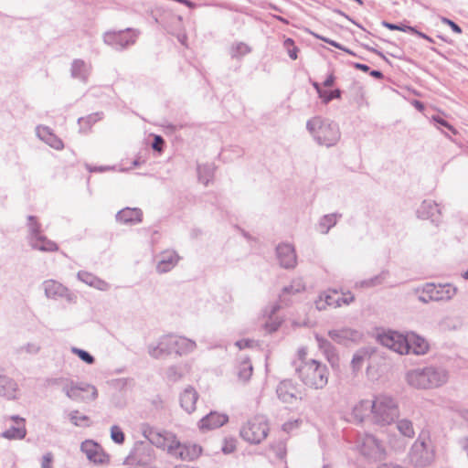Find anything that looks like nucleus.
Instances as JSON below:
<instances>
[{"label":"nucleus","instance_id":"obj_50","mask_svg":"<svg viewBox=\"0 0 468 468\" xmlns=\"http://www.w3.org/2000/svg\"><path fill=\"white\" fill-rule=\"evenodd\" d=\"M283 45L287 49L289 57L293 60L296 59L298 48L295 47L293 40L292 38H287L285 39Z\"/></svg>","mask_w":468,"mask_h":468},{"label":"nucleus","instance_id":"obj_17","mask_svg":"<svg viewBox=\"0 0 468 468\" xmlns=\"http://www.w3.org/2000/svg\"><path fill=\"white\" fill-rule=\"evenodd\" d=\"M276 393L278 398L284 403H292L299 399L298 388L290 379L281 381L276 388Z\"/></svg>","mask_w":468,"mask_h":468},{"label":"nucleus","instance_id":"obj_57","mask_svg":"<svg viewBox=\"0 0 468 468\" xmlns=\"http://www.w3.org/2000/svg\"><path fill=\"white\" fill-rule=\"evenodd\" d=\"M433 121L436 122L437 123L446 127L452 133H456L455 129L448 122H446L444 119H442L441 117H440V116H433Z\"/></svg>","mask_w":468,"mask_h":468},{"label":"nucleus","instance_id":"obj_36","mask_svg":"<svg viewBox=\"0 0 468 468\" xmlns=\"http://www.w3.org/2000/svg\"><path fill=\"white\" fill-rule=\"evenodd\" d=\"M103 112H98L95 113H91L87 117L79 118L78 122L80 125L81 130H89L92 124L102 119Z\"/></svg>","mask_w":468,"mask_h":468},{"label":"nucleus","instance_id":"obj_38","mask_svg":"<svg viewBox=\"0 0 468 468\" xmlns=\"http://www.w3.org/2000/svg\"><path fill=\"white\" fill-rule=\"evenodd\" d=\"M308 289L302 277L293 279L289 287H284L282 292H303Z\"/></svg>","mask_w":468,"mask_h":468},{"label":"nucleus","instance_id":"obj_40","mask_svg":"<svg viewBox=\"0 0 468 468\" xmlns=\"http://www.w3.org/2000/svg\"><path fill=\"white\" fill-rule=\"evenodd\" d=\"M251 51V48L243 42H238L231 47L230 55L232 58H240Z\"/></svg>","mask_w":468,"mask_h":468},{"label":"nucleus","instance_id":"obj_31","mask_svg":"<svg viewBox=\"0 0 468 468\" xmlns=\"http://www.w3.org/2000/svg\"><path fill=\"white\" fill-rule=\"evenodd\" d=\"M371 350L367 347L359 348L353 356V358L351 360V367L353 372L356 373L358 372L365 361L368 360L371 356Z\"/></svg>","mask_w":468,"mask_h":468},{"label":"nucleus","instance_id":"obj_46","mask_svg":"<svg viewBox=\"0 0 468 468\" xmlns=\"http://www.w3.org/2000/svg\"><path fill=\"white\" fill-rule=\"evenodd\" d=\"M71 351L73 354L77 355L82 361L89 365L93 364L95 361V358L86 350L80 349L78 347H72Z\"/></svg>","mask_w":468,"mask_h":468},{"label":"nucleus","instance_id":"obj_52","mask_svg":"<svg viewBox=\"0 0 468 468\" xmlns=\"http://www.w3.org/2000/svg\"><path fill=\"white\" fill-rule=\"evenodd\" d=\"M385 275V273H382L380 276H376L370 280H367V281H363L361 282V284H360V287L359 288H362V289H368L370 288L371 286L375 285V284H378L381 282V281L383 280V276Z\"/></svg>","mask_w":468,"mask_h":468},{"label":"nucleus","instance_id":"obj_64","mask_svg":"<svg viewBox=\"0 0 468 468\" xmlns=\"http://www.w3.org/2000/svg\"><path fill=\"white\" fill-rule=\"evenodd\" d=\"M87 168L90 172H103V171H106L109 169V167H106V166H90V165H87Z\"/></svg>","mask_w":468,"mask_h":468},{"label":"nucleus","instance_id":"obj_24","mask_svg":"<svg viewBox=\"0 0 468 468\" xmlns=\"http://www.w3.org/2000/svg\"><path fill=\"white\" fill-rule=\"evenodd\" d=\"M143 212L140 208L125 207L116 214V220L122 223H139L142 221Z\"/></svg>","mask_w":468,"mask_h":468},{"label":"nucleus","instance_id":"obj_10","mask_svg":"<svg viewBox=\"0 0 468 468\" xmlns=\"http://www.w3.org/2000/svg\"><path fill=\"white\" fill-rule=\"evenodd\" d=\"M408 334L388 330L378 335V342L388 349L400 354H409Z\"/></svg>","mask_w":468,"mask_h":468},{"label":"nucleus","instance_id":"obj_35","mask_svg":"<svg viewBox=\"0 0 468 468\" xmlns=\"http://www.w3.org/2000/svg\"><path fill=\"white\" fill-rule=\"evenodd\" d=\"M397 429L405 437L413 438L415 435L413 424L410 420L402 419L398 420Z\"/></svg>","mask_w":468,"mask_h":468},{"label":"nucleus","instance_id":"obj_25","mask_svg":"<svg viewBox=\"0 0 468 468\" xmlns=\"http://www.w3.org/2000/svg\"><path fill=\"white\" fill-rule=\"evenodd\" d=\"M457 287L452 283L426 282L421 287L414 289V292H456Z\"/></svg>","mask_w":468,"mask_h":468},{"label":"nucleus","instance_id":"obj_37","mask_svg":"<svg viewBox=\"0 0 468 468\" xmlns=\"http://www.w3.org/2000/svg\"><path fill=\"white\" fill-rule=\"evenodd\" d=\"M27 431L26 428L23 427H11L2 433V436L8 440H21L26 437Z\"/></svg>","mask_w":468,"mask_h":468},{"label":"nucleus","instance_id":"obj_15","mask_svg":"<svg viewBox=\"0 0 468 468\" xmlns=\"http://www.w3.org/2000/svg\"><path fill=\"white\" fill-rule=\"evenodd\" d=\"M169 446V453L183 461H193L201 454L202 449L198 445L181 444L177 440Z\"/></svg>","mask_w":468,"mask_h":468},{"label":"nucleus","instance_id":"obj_14","mask_svg":"<svg viewBox=\"0 0 468 468\" xmlns=\"http://www.w3.org/2000/svg\"><path fill=\"white\" fill-rule=\"evenodd\" d=\"M320 294L318 299L314 301V304L317 310H325L327 307L337 308L342 304L348 305L354 302L355 297L350 294L347 297H341L340 294Z\"/></svg>","mask_w":468,"mask_h":468},{"label":"nucleus","instance_id":"obj_21","mask_svg":"<svg viewBox=\"0 0 468 468\" xmlns=\"http://www.w3.org/2000/svg\"><path fill=\"white\" fill-rule=\"evenodd\" d=\"M36 133L37 137L50 147L56 150H62L64 148L62 140L54 134L49 127L39 125L37 127Z\"/></svg>","mask_w":468,"mask_h":468},{"label":"nucleus","instance_id":"obj_3","mask_svg":"<svg viewBox=\"0 0 468 468\" xmlns=\"http://www.w3.org/2000/svg\"><path fill=\"white\" fill-rule=\"evenodd\" d=\"M306 129L320 145L330 147L336 144L340 139L338 125L321 116H315L308 120Z\"/></svg>","mask_w":468,"mask_h":468},{"label":"nucleus","instance_id":"obj_6","mask_svg":"<svg viewBox=\"0 0 468 468\" xmlns=\"http://www.w3.org/2000/svg\"><path fill=\"white\" fill-rule=\"evenodd\" d=\"M434 447L428 432L422 431L413 443L410 460L416 467H426L434 460Z\"/></svg>","mask_w":468,"mask_h":468},{"label":"nucleus","instance_id":"obj_49","mask_svg":"<svg viewBox=\"0 0 468 468\" xmlns=\"http://www.w3.org/2000/svg\"><path fill=\"white\" fill-rule=\"evenodd\" d=\"M419 301L423 303H427L429 302H448L452 299L450 295L444 296H437L434 297L433 294H420L418 297Z\"/></svg>","mask_w":468,"mask_h":468},{"label":"nucleus","instance_id":"obj_45","mask_svg":"<svg viewBox=\"0 0 468 468\" xmlns=\"http://www.w3.org/2000/svg\"><path fill=\"white\" fill-rule=\"evenodd\" d=\"M166 377L169 381L177 382L183 378V372L180 367L172 366L167 368Z\"/></svg>","mask_w":468,"mask_h":468},{"label":"nucleus","instance_id":"obj_16","mask_svg":"<svg viewBox=\"0 0 468 468\" xmlns=\"http://www.w3.org/2000/svg\"><path fill=\"white\" fill-rule=\"evenodd\" d=\"M276 254L280 265L285 269H292L297 264L294 247L288 243H282L276 248Z\"/></svg>","mask_w":468,"mask_h":468},{"label":"nucleus","instance_id":"obj_12","mask_svg":"<svg viewBox=\"0 0 468 468\" xmlns=\"http://www.w3.org/2000/svg\"><path fill=\"white\" fill-rule=\"evenodd\" d=\"M90 391V400H95L98 397L97 388L87 383H75L71 379L69 382L64 384L63 392L66 396L72 400H81L83 397L80 395V392H88Z\"/></svg>","mask_w":468,"mask_h":468},{"label":"nucleus","instance_id":"obj_51","mask_svg":"<svg viewBox=\"0 0 468 468\" xmlns=\"http://www.w3.org/2000/svg\"><path fill=\"white\" fill-rule=\"evenodd\" d=\"M382 26L388 28L389 30H399L403 32L415 31V28L410 26L397 25L387 21H383Z\"/></svg>","mask_w":468,"mask_h":468},{"label":"nucleus","instance_id":"obj_8","mask_svg":"<svg viewBox=\"0 0 468 468\" xmlns=\"http://www.w3.org/2000/svg\"><path fill=\"white\" fill-rule=\"evenodd\" d=\"M139 35V31L133 28H126L119 31H108L103 35L105 44L117 50H122L125 48L133 45Z\"/></svg>","mask_w":468,"mask_h":468},{"label":"nucleus","instance_id":"obj_63","mask_svg":"<svg viewBox=\"0 0 468 468\" xmlns=\"http://www.w3.org/2000/svg\"><path fill=\"white\" fill-rule=\"evenodd\" d=\"M235 450V444L233 441L226 442L223 446L222 451L224 453H230Z\"/></svg>","mask_w":468,"mask_h":468},{"label":"nucleus","instance_id":"obj_19","mask_svg":"<svg viewBox=\"0 0 468 468\" xmlns=\"http://www.w3.org/2000/svg\"><path fill=\"white\" fill-rule=\"evenodd\" d=\"M180 257L176 251L173 250H166L160 253L156 264V271L159 273H165L170 271L178 262Z\"/></svg>","mask_w":468,"mask_h":468},{"label":"nucleus","instance_id":"obj_22","mask_svg":"<svg viewBox=\"0 0 468 468\" xmlns=\"http://www.w3.org/2000/svg\"><path fill=\"white\" fill-rule=\"evenodd\" d=\"M198 399V393L192 386H187L179 396L181 408L187 413H192L196 410V403Z\"/></svg>","mask_w":468,"mask_h":468},{"label":"nucleus","instance_id":"obj_20","mask_svg":"<svg viewBox=\"0 0 468 468\" xmlns=\"http://www.w3.org/2000/svg\"><path fill=\"white\" fill-rule=\"evenodd\" d=\"M228 420L227 415L211 411L199 420L198 427L201 431L213 430L223 426Z\"/></svg>","mask_w":468,"mask_h":468},{"label":"nucleus","instance_id":"obj_23","mask_svg":"<svg viewBox=\"0 0 468 468\" xmlns=\"http://www.w3.org/2000/svg\"><path fill=\"white\" fill-rule=\"evenodd\" d=\"M408 346L409 353L412 352L415 355H424L429 349L428 342L421 336L413 332L408 333Z\"/></svg>","mask_w":468,"mask_h":468},{"label":"nucleus","instance_id":"obj_4","mask_svg":"<svg viewBox=\"0 0 468 468\" xmlns=\"http://www.w3.org/2000/svg\"><path fill=\"white\" fill-rule=\"evenodd\" d=\"M197 347L195 341L184 336L164 335L156 346H149V354L154 358L176 352L179 356L192 353Z\"/></svg>","mask_w":468,"mask_h":468},{"label":"nucleus","instance_id":"obj_34","mask_svg":"<svg viewBox=\"0 0 468 468\" xmlns=\"http://www.w3.org/2000/svg\"><path fill=\"white\" fill-rule=\"evenodd\" d=\"M252 370H253V367H252V365L250 362V360L249 359L242 360L239 363V367H238L239 378L243 382L248 381L252 375Z\"/></svg>","mask_w":468,"mask_h":468},{"label":"nucleus","instance_id":"obj_48","mask_svg":"<svg viewBox=\"0 0 468 468\" xmlns=\"http://www.w3.org/2000/svg\"><path fill=\"white\" fill-rule=\"evenodd\" d=\"M341 94L342 91L339 89H335L332 91L324 90L320 98L324 104H327L334 99H340Z\"/></svg>","mask_w":468,"mask_h":468},{"label":"nucleus","instance_id":"obj_47","mask_svg":"<svg viewBox=\"0 0 468 468\" xmlns=\"http://www.w3.org/2000/svg\"><path fill=\"white\" fill-rule=\"evenodd\" d=\"M111 438L112 440L118 443V444H122L123 443L124 440H125V436H124V433L123 431H122V429L117 426V425H113L112 428H111Z\"/></svg>","mask_w":468,"mask_h":468},{"label":"nucleus","instance_id":"obj_18","mask_svg":"<svg viewBox=\"0 0 468 468\" xmlns=\"http://www.w3.org/2000/svg\"><path fill=\"white\" fill-rule=\"evenodd\" d=\"M148 440L158 448L166 449L169 452V446L174 444L176 441L174 434L166 431H160L155 429H151L146 435Z\"/></svg>","mask_w":468,"mask_h":468},{"label":"nucleus","instance_id":"obj_55","mask_svg":"<svg viewBox=\"0 0 468 468\" xmlns=\"http://www.w3.org/2000/svg\"><path fill=\"white\" fill-rule=\"evenodd\" d=\"M164 144L165 140L160 135H155L154 138V142L152 143L153 149L157 152H161L163 150Z\"/></svg>","mask_w":468,"mask_h":468},{"label":"nucleus","instance_id":"obj_56","mask_svg":"<svg viewBox=\"0 0 468 468\" xmlns=\"http://www.w3.org/2000/svg\"><path fill=\"white\" fill-rule=\"evenodd\" d=\"M53 455L51 452L46 453L42 457L41 468H53L52 467Z\"/></svg>","mask_w":468,"mask_h":468},{"label":"nucleus","instance_id":"obj_32","mask_svg":"<svg viewBox=\"0 0 468 468\" xmlns=\"http://www.w3.org/2000/svg\"><path fill=\"white\" fill-rule=\"evenodd\" d=\"M90 74V67L81 59H75L71 64V76L86 82Z\"/></svg>","mask_w":468,"mask_h":468},{"label":"nucleus","instance_id":"obj_5","mask_svg":"<svg viewBox=\"0 0 468 468\" xmlns=\"http://www.w3.org/2000/svg\"><path fill=\"white\" fill-rule=\"evenodd\" d=\"M399 416L398 402L389 396L378 395L372 400L371 419L373 423L387 426Z\"/></svg>","mask_w":468,"mask_h":468},{"label":"nucleus","instance_id":"obj_59","mask_svg":"<svg viewBox=\"0 0 468 468\" xmlns=\"http://www.w3.org/2000/svg\"><path fill=\"white\" fill-rule=\"evenodd\" d=\"M69 380L70 379H69V378H56L48 379V385L61 386L63 388L64 384H66L67 382H69Z\"/></svg>","mask_w":468,"mask_h":468},{"label":"nucleus","instance_id":"obj_41","mask_svg":"<svg viewBox=\"0 0 468 468\" xmlns=\"http://www.w3.org/2000/svg\"><path fill=\"white\" fill-rule=\"evenodd\" d=\"M197 174H198L199 180L204 185H207L209 179L212 177L213 168L211 165H198L197 166Z\"/></svg>","mask_w":468,"mask_h":468},{"label":"nucleus","instance_id":"obj_58","mask_svg":"<svg viewBox=\"0 0 468 468\" xmlns=\"http://www.w3.org/2000/svg\"><path fill=\"white\" fill-rule=\"evenodd\" d=\"M279 309H280V305L278 303H273L270 307H267L263 311V314H264V316H268L269 318H271L272 315H274Z\"/></svg>","mask_w":468,"mask_h":468},{"label":"nucleus","instance_id":"obj_33","mask_svg":"<svg viewBox=\"0 0 468 468\" xmlns=\"http://www.w3.org/2000/svg\"><path fill=\"white\" fill-rule=\"evenodd\" d=\"M340 217V214L338 215L335 213L324 215L319 222L321 232L326 234L329 231V229L336 224L337 218Z\"/></svg>","mask_w":468,"mask_h":468},{"label":"nucleus","instance_id":"obj_39","mask_svg":"<svg viewBox=\"0 0 468 468\" xmlns=\"http://www.w3.org/2000/svg\"><path fill=\"white\" fill-rule=\"evenodd\" d=\"M69 420L71 423L75 426L79 427H88L89 424V417L86 415H80L79 410H72L69 413Z\"/></svg>","mask_w":468,"mask_h":468},{"label":"nucleus","instance_id":"obj_42","mask_svg":"<svg viewBox=\"0 0 468 468\" xmlns=\"http://www.w3.org/2000/svg\"><path fill=\"white\" fill-rule=\"evenodd\" d=\"M315 340L319 348L322 349L328 357L335 355V347L327 339L316 335Z\"/></svg>","mask_w":468,"mask_h":468},{"label":"nucleus","instance_id":"obj_53","mask_svg":"<svg viewBox=\"0 0 468 468\" xmlns=\"http://www.w3.org/2000/svg\"><path fill=\"white\" fill-rule=\"evenodd\" d=\"M314 37H315L316 38H318V39H320V40H322V41H324V42H325V43H327V44H329V45H331V46H333V47H335V48H338V49L344 50V51H346V52H347V53H351V51H350V50H348L347 48H346L342 47L339 43L335 42V40H332V39H330V38H327V37H324L319 36V35H317V34H314Z\"/></svg>","mask_w":468,"mask_h":468},{"label":"nucleus","instance_id":"obj_27","mask_svg":"<svg viewBox=\"0 0 468 468\" xmlns=\"http://www.w3.org/2000/svg\"><path fill=\"white\" fill-rule=\"evenodd\" d=\"M17 390L16 382L4 375H0V396L5 397L7 399H16V393Z\"/></svg>","mask_w":468,"mask_h":468},{"label":"nucleus","instance_id":"obj_60","mask_svg":"<svg viewBox=\"0 0 468 468\" xmlns=\"http://www.w3.org/2000/svg\"><path fill=\"white\" fill-rule=\"evenodd\" d=\"M265 329L268 333H273L275 331L278 330L279 326H280V323L279 322H271V323H265Z\"/></svg>","mask_w":468,"mask_h":468},{"label":"nucleus","instance_id":"obj_7","mask_svg":"<svg viewBox=\"0 0 468 468\" xmlns=\"http://www.w3.org/2000/svg\"><path fill=\"white\" fill-rule=\"evenodd\" d=\"M269 427L262 416H256L247 421L240 430V436L248 442L261 443L268 435Z\"/></svg>","mask_w":468,"mask_h":468},{"label":"nucleus","instance_id":"obj_30","mask_svg":"<svg viewBox=\"0 0 468 468\" xmlns=\"http://www.w3.org/2000/svg\"><path fill=\"white\" fill-rule=\"evenodd\" d=\"M439 213L438 205L431 200H424L417 210L418 217L422 219H433Z\"/></svg>","mask_w":468,"mask_h":468},{"label":"nucleus","instance_id":"obj_29","mask_svg":"<svg viewBox=\"0 0 468 468\" xmlns=\"http://www.w3.org/2000/svg\"><path fill=\"white\" fill-rule=\"evenodd\" d=\"M29 244L33 249L41 251H56L58 249L55 242L41 234L37 238L30 239Z\"/></svg>","mask_w":468,"mask_h":468},{"label":"nucleus","instance_id":"obj_26","mask_svg":"<svg viewBox=\"0 0 468 468\" xmlns=\"http://www.w3.org/2000/svg\"><path fill=\"white\" fill-rule=\"evenodd\" d=\"M372 400L362 399L352 410V418L357 423L363 422L366 417L371 415Z\"/></svg>","mask_w":468,"mask_h":468},{"label":"nucleus","instance_id":"obj_62","mask_svg":"<svg viewBox=\"0 0 468 468\" xmlns=\"http://www.w3.org/2000/svg\"><path fill=\"white\" fill-rule=\"evenodd\" d=\"M335 77L333 73L329 74L325 80L324 81L323 85L326 88L332 87L335 84Z\"/></svg>","mask_w":468,"mask_h":468},{"label":"nucleus","instance_id":"obj_43","mask_svg":"<svg viewBox=\"0 0 468 468\" xmlns=\"http://www.w3.org/2000/svg\"><path fill=\"white\" fill-rule=\"evenodd\" d=\"M44 292H64L66 288L54 280H48L43 282Z\"/></svg>","mask_w":468,"mask_h":468},{"label":"nucleus","instance_id":"obj_2","mask_svg":"<svg viewBox=\"0 0 468 468\" xmlns=\"http://www.w3.org/2000/svg\"><path fill=\"white\" fill-rule=\"evenodd\" d=\"M295 372L302 382L312 388H323L328 382V368L315 360H302L296 365Z\"/></svg>","mask_w":468,"mask_h":468},{"label":"nucleus","instance_id":"obj_9","mask_svg":"<svg viewBox=\"0 0 468 468\" xmlns=\"http://www.w3.org/2000/svg\"><path fill=\"white\" fill-rule=\"evenodd\" d=\"M358 447L364 456L375 461H380L386 456L383 441L373 434H364L358 441Z\"/></svg>","mask_w":468,"mask_h":468},{"label":"nucleus","instance_id":"obj_1","mask_svg":"<svg viewBox=\"0 0 468 468\" xmlns=\"http://www.w3.org/2000/svg\"><path fill=\"white\" fill-rule=\"evenodd\" d=\"M408 383L416 388H434L444 385L449 378L445 368L426 367L408 372Z\"/></svg>","mask_w":468,"mask_h":468},{"label":"nucleus","instance_id":"obj_13","mask_svg":"<svg viewBox=\"0 0 468 468\" xmlns=\"http://www.w3.org/2000/svg\"><path fill=\"white\" fill-rule=\"evenodd\" d=\"M328 335L333 341L343 346H347L350 343H358L363 337L361 332L351 327L329 330Z\"/></svg>","mask_w":468,"mask_h":468},{"label":"nucleus","instance_id":"obj_44","mask_svg":"<svg viewBox=\"0 0 468 468\" xmlns=\"http://www.w3.org/2000/svg\"><path fill=\"white\" fill-rule=\"evenodd\" d=\"M29 239L37 238L40 235V225L37 223L36 217L28 216Z\"/></svg>","mask_w":468,"mask_h":468},{"label":"nucleus","instance_id":"obj_54","mask_svg":"<svg viewBox=\"0 0 468 468\" xmlns=\"http://www.w3.org/2000/svg\"><path fill=\"white\" fill-rule=\"evenodd\" d=\"M441 22L444 24V25H447L449 26L452 30L457 34H461L463 31H462V28L455 23L453 22L452 20L449 19V18H446V17H442L441 18Z\"/></svg>","mask_w":468,"mask_h":468},{"label":"nucleus","instance_id":"obj_61","mask_svg":"<svg viewBox=\"0 0 468 468\" xmlns=\"http://www.w3.org/2000/svg\"><path fill=\"white\" fill-rule=\"evenodd\" d=\"M24 348L30 354H37L39 351V346L35 344H27Z\"/></svg>","mask_w":468,"mask_h":468},{"label":"nucleus","instance_id":"obj_11","mask_svg":"<svg viewBox=\"0 0 468 468\" xmlns=\"http://www.w3.org/2000/svg\"><path fill=\"white\" fill-rule=\"evenodd\" d=\"M81 452L87 459L95 464H104L109 462V455L102 447L92 440H86L80 445Z\"/></svg>","mask_w":468,"mask_h":468},{"label":"nucleus","instance_id":"obj_28","mask_svg":"<svg viewBox=\"0 0 468 468\" xmlns=\"http://www.w3.org/2000/svg\"><path fill=\"white\" fill-rule=\"evenodd\" d=\"M78 278L82 282H84V283L88 284L89 286H90L94 289H97L99 291L110 290V285L106 282L99 279L98 277H96L95 275H93L90 272L79 271Z\"/></svg>","mask_w":468,"mask_h":468}]
</instances>
